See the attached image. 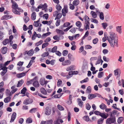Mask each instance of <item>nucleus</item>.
Masks as SVG:
<instances>
[{
    "mask_svg": "<svg viewBox=\"0 0 124 124\" xmlns=\"http://www.w3.org/2000/svg\"><path fill=\"white\" fill-rule=\"evenodd\" d=\"M109 34V36L107 37V40H108L110 46L113 47H114L115 46L117 47L118 39L115 33L113 32H110Z\"/></svg>",
    "mask_w": 124,
    "mask_h": 124,
    "instance_id": "1",
    "label": "nucleus"
},
{
    "mask_svg": "<svg viewBox=\"0 0 124 124\" xmlns=\"http://www.w3.org/2000/svg\"><path fill=\"white\" fill-rule=\"evenodd\" d=\"M117 110H114L112 112H110V117L107 118L106 120V124H111L116 122V117L115 115L118 112Z\"/></svg>",
    "mask_w": 124,
    "mask_h": 124,
    "instance_id": "2",
    "label": "nucleus"
},
{
    "mask_svg": "<svg viewBox=\"0 0 124 124\" xmlns=\"http://www.w3.org/2000/svg\"><path fill=\"white\" fill-rule=\"evenodd\" d=\"M12 8H13L12 11L13 13L15 14L20 15V13L16 9L18 8V6L16 3L15 1L12 2Z\"/></svg>",
    "mask_w": 124,
    "mask_h": 124,
    "instance_id": "3",
    "label": "nucleus"
},
{
    "mask_svg": "<svg viewBox=\"0 0 124 124\" xmlns=\"http://www.w3.org/2000/svg\"><path fill=\"white\" fill-rule=\"evenodd\" d=\"M33 102V100L32 99H26L24 100L23 104L25 105L30 104L31 103Z\"/></svg>",
    "mask_w": 124,
    "mask_h": 124,
    "instance_id": "4",
    "label": "nucleus"
},
{
    "mask_svg": "<svg viewBox=\"0 0 124 124\" xmlns=\"http://www.w3.org/2000/svg\"><path fill=\"white\" fill-rule=\"evenodd\" d=\"M51 113V109L48 107H46L45 110V114L47 116L49 115Z\"/></svg>",
    "mask_w": 124,
    "mask_h": 124,
    "instance_id": "5",
    "label": "nucleus"
},
{
    "mask_svg": "<svg viewBox=\"0 0 124 124\" xmlns=\"http://www.w3.org/2000/svg\"><path fill=\"white\" fill-rule=\"evenodd\" d=\"M0 51L2 54H4L7 52L8 49L7 47L4 46L1 49Z\"/></svg>",
    "mask_w": 124,
    "mask_h": 124,
    "instance_id": "6",
    "label": "nucleus"
},
{
    "mask_svg": "<svg viewBox=\"0 0 124 124\" xmlns=\"http://www.w3.org/2000/svg\"><path fill=\"white\" fill-rule=\"evenodd\" d=\"M16 114L15 112H14L12 114L11 116V119L10 121V123L13 122L14 121L15 119L16 118Z\"/></svg>",
    "mask_w": 124,
    "mask_h": 124,
    "instance_id": "7",
    "label": "nucleus"
},
{
    "mask_svg": "<svg viewBox=\"0 0 124 124\" xmlns=\"http://www.w3.org/2000/svg\"><path fill=\"white\" fill-rule=\"evenodd\" d=\"M71 63V62L69 60L64 61L62 63V65L63 66L68 65H70Z\"/></svg>",
    "mask_w": 124,
    "mask_h": 124,
    "instance_id": "8",
    "label": "nucleus"
},
{
    "mask_svg": "<svg viewBox=\"0 0 124 124\" xmlns=\"http://www.w3.org/2000/svg\"><path fill=\"white\" fill-rule=\"evenodd\" d=\"M77 100H78V105L81 108H82L83 105V102L79 98H78Z\"/></svg>",
    "mask_w": 124,
    "mask_h": 124,
    "instance_id": "9",
    "label": "nucleus"
},
{
    "mask_svg": "<svg viewBox=\"0 0 124 124\" xmlns=\"http://www.w3.org/2000/svg\"><path fill=\"white\" fill-rule=\"evenodd\" d=\"M109 115L108 113H107L106 114L104 113H101L100 116H101L102 118L104 119H106L108 117Z\"/></svg>",
    "mask_w": 124,
    "mask_h": 124,
    "instance_id": "10",
    "label": "nucleus"
},
{
    "mask_svg": "<svg viewBox=\"0 0 124 124\" xmlns=\"http://www.w3.org/2000/svg\"><path fill=\"white\" fill-rule=\"evenodd\" d=\"M114 75L115 76H118L119 77L121 72L120 70L118 69H116V70H115L114 71Z\"/></svg>",
    "mask_w": 124,
    "mask_h": 124,
    "instance_id": "11",
    "label": "nucleus"
},
{
    "mask_svg": "<svg viewBox=\"0 0 124 124\" xmlns=\"http://www.w3.org/2000/svg\"><path fill=\"white\" fill-rule=\"evenodd\" d=\"M116 31L120 34H121L122 32L121 26H117L116 27Z\"/></svg>",
    "mask_w": 124,
    "mask_h": 124,
    "instance_id": "12",
    "label": "nucleus"
},
{
    "mask_svg": "<svg viewBox=\"0 0 124 124\" xmlns=\"http://www.w3.org/2000/svg\"><path fill=\"white\" fill-rule=\"evenodd\" d=\"M68 12L67 6V5L64 6V8L62 9V13H63V12H64L67 13H68Z\"/></svg>",
    "mask_w": 124,
    "mask_h": 124,
    "instance_id": "13",
    "label": "nucleus"
},
{
    "mask_svg": "<svg viewBox=\"0 0 124 124\" xmlns=\"http://www.w3.org/2000/svg\"><path fill=\"white\" fill-rule=\"evenodd\" d=\"M96 95L95 94H89L88 95V98L89 99L91 100L93 98L96 97Z\"/></svg>",
    "mask_w": 124,
    "mask_h": 124,
    "instance_id": "14",
    "label": "nucleus"
},
{
    "mask_svg": "<svg viewBox=\"0 0 124 124\" xmlns=\"http://www.w3.org/2000/svg\"><path fill=\"white\" fill-rule=\"evenodd\" d=\"M26 73L22 72V73L17 74L16 75V76L18 78H21L25 75Z\"/></svg>",
    "mask_w": 124,
    "mask_h": 124,
    "instance_id": "15",
    "label": "nucleus"
},
{
    "mask_svg": "<svg viewBox=\"0 0 124 124\" xmlns=\"http://www.w3.org/2000/svg\"><path fill=\"white\" fill-rule=\"evenodd\" d=\"M33 85L34 87L37 88L39 86V84L37 80H36L34 82L33 84Z\"/></svg>",
    "mask_w": 124,
    "mask_h": 124,
    "instance_id": "16",
    "label": "nucleus"
},
{
    "mask_svg": "<svg viewBox=\"0 0 124 124\" xmlns=\"http://www.w3.org/2000/svg\"><path fill=\"white\" fill-rule=\"evenodd\" d=\"M24 82V81L23 79H22L20 80H19L17 84L16 85L17 87H20L21 86L22 84Z\"/></svg>",
    "mask_w": 124,
    "mask_h": 124,
    "instance_id": "17",
    "label": "nucleus"
},
{
    "mask_svg": "<svg viewBox=\"0 0 124 124\" xmlns=\"http://www.w3.org/2000/svg\"><path fill=\"white\" fill-rule=\"evenodd\" d=\"M11 96H7V97L5 98L4 101L5 103H8L10 101L11 98Z\"/></svg>",
    "mask_w": 124,
    "mask_h": 124,
    "instance_id": "18",
    "label": "nucleus"
},
{
    "mask_svg": "<svg viewBox=\"0 0 124 124\" xmlns=\"http://www.w3.org/2000/svg\"><path fill=\"white\" fill-rule=\"evenodd\" d=\"M6 95L7 96H11V92L8 89L6 90L5 91Z\"/></svg>",
    "mask_w": 124,
    "mask_h": 124,
    "instance_id": "19",
    "label": "nucleus"
},
{
    "mask_svg": "<svg viewBox=\"0 0 124 124\" xmlns=\"http://www.w3.org/2000/svg\"><path fill=\"white\" fill-rule=\"evenodd\" d=\"M40 91L41 93L44 95H46L47 94L46 91L43 88H41L40 89Z\"/></svg>",
    "mask_w": 124,
    "mask_h": 124,
    "instance_id": "20",
    "label": "nucleus"
},
{
    "mask_svg": "<svg viewBox=\"0 0 124 124\" xmlns=\"http://www.w3.org/2000/svg\"><path fill=\"white\" fill-rule=\"evenodd\" d=\"M36 13L35 12H33L31 15V18L32 20L34 21L36 18Z\"/></svg>",
    "mask_w": 124,
    "mask_h": 124,
    "instance_id": "21",
    "label": "nucleus"
},
{
    "mask_svg": "<svg viewBox=\"0 0 124 124\" xmlns=\"http://www.w3.org/2000/svg\"><path fill=\"white\" fill-rule=\"evenodd\" d=\"M99 107L100 108L102 109H104L107 108L106 105L103 103L100 105Z\"/></svg>",
    "mask_w": 124,
    "mask_h": 124,
    "instance_id": "22",
    "label": "nucleus"
},
{
    "mask_svg": "<svg viewBox=\"0 0 124 124\" xmlns=\"http://www.w3.org/2000/svg\"><path fill=\"white\" fill-rule=\"evenodd\" d=\"M124 118L123 117H119L117 119V122L119 124H121L123 121Z\"/></svg>",
    "mask_w": 124,
    "mask_h": 124,
    "instance_id": "23",
    "label": "nucleus"
},
{
    "mask_svg": "<svg viewBox=\"0 0 124 124\" xmlns=\"http://www.w3.org/2000/svg\"><path fill=\"white\" fill-rule=\"evenodd\" d=\"M99 13L100 14L99 17L100 19L102 20H104V17L103 13L102 12H99Z\"/></svg>",
    "mask_w": 124,
    "mask_h": 124,
    "instance_id": "24",
    "label": "nucleus"
},
{
    "mask_svg": "<svg viewBox=\"0 0 124 124\" xmlns=\"http://www.w3.org/2000/svg\"><path fill=\"white\" fill-rule=\"evenodd\" d=\"M9 40L8 39H6L2 42V44L4 45H5L9 42Z\"/></svg>",
    "mask_w": 124,
    "mask_h": 124,
    "instance_id": "25",
    "label": "nucleus"
},
{
    "mask_svg": "<svg viewBox=\"0 0 124 124\" xmlns=\"http://www.w3.org/2000/svg\"><path fill=\"white\" fill-rule=\"evenodd\" d=\"M91 14L92 15L93 17L94 18H96L97 16V15L96 13L93 11H91Z\"/></svg>",
    "mask_w": 124,
    "mask_h": 124,
    "instance_id": "26",
    "label": "nucleus"
},
{
    "mask_svg": "<svg viewBox=\"0 0 124 124\" xmlns=\"http://www.w3.org/2000/svg\"><path fill=\"white\" fill-rule=\"evenodd\" d=\"M76 25L77 27L79 28H80L81 26L82 23L78 21L76 22Z\"/></svg>",
    "mask_w": 124,
    "mask_h": 124,
    "instance_id": "27",
    "label": "nucleus"
},
{
    "mask_svg": "<svg viewBox=\"0 0 124 124\" xmlns=\"http://www.w3.org/2000/svg\"><path fill=\"white\" fill-rule=\"evenodd\" d=\"M37 109L36 108H32L30 110L29 112L31 113H35L37 111Z\"/></svg>",
    "mask_w": 124,
    "mask_h": 124,
    "instance_id": "28",
    "label": "nucleus"
},
{
    "mask_svg": "<svg viewBox=\"0 0 124 124\" xmlns=\"http://www.w3.org/2000/svg\"><path fill=\"white\" fill-rule=\"evenodd\" d=\"M83 120L86 122H88L89 121V116H85L83 117Z\"/></svg>",
    "mask_w": 124,
    "mask_h": 124,
    "instance_id": "29",
    "label": "nucleus"
},
{
    "mask_svg": "<svg viewBox=\"0 0 124 124\" xmlns=\"http://www.w3.org/2000/svg\"><path fill=\"white\" fill-rule=\"evenodd\" d=\"M104 119L101 118L99 119L97 121V124H102L103 123Z\"/></svg>",
    "mask_w": 124,
    "mask_h": 124,
    "instance_id": "30",
    "label": "nucleus"
},
{
    "mask_svg": "<svg viewBox=\"0 0 124 124\" xmlns=\"http://www.w3.org/2000/svg\"><path fill=\"white\" fill-rule=\"evenodd\" d=\"M32 120L31 117H29L27 118L26 120V123L27 124L31 123L32 122Z\"/></svg>",
    "mask_w": 124,
    "mask_h": 124,
    "instance_id": "31",
    "label": "nucleus"
},
{
    "mask_svg": "<svg viewBox=\"0 0 124 124\" xmlns=\"http://www.w3.org/2000/svg\"><path fill=\"white\" fill-rule=\"evenodd\" d=\"M39 83L41 85H44L45 84V80L44 79L41 78L40 79Z\"/></svg>",
    "mask_w": 124,
    "mask_h": 124,
    "instance_id": "32",
    "label": "nucleus"
},
{
    "mask_svg": "<svg viewBox=\"0 0 124 124\" xmlns=\"http://www.w3.org/2000/svg\"><path fill=\"white\" fill-rule=\"evenodd\" d=\"M79 2L78 0H75L73 2V4L74 6H76L79 4Z\"/></svg>",
    "mask_w": 124,
    "mask_h": 124,
    "instance_id": "33",
    "label": "nucleus"
},
{
    "mask_svg": "<svg viewBox=\"0 0 124 124\" xmlns=\"http://www.w3.org/2000/svg\"><path fill=\"white\" fill-rule=\"evenodd\" d=\"M74 67L73 66L71 65L69 67H68L66 68V70L68 71H69L70 70H73Z\"/></svg>",
    "mask_w": 124,
    "mask_h": 124,
    "instance_id": "34",
    "label": "nucleus"
},
{
    "mask_svg": "<svg viewBox=\"0 0 124 124\" xmlns=\"http://www.w3.org/2000/svg\"><path fill=\"white\" fill-rule=\"evenodd\" d=\"M23 19L25 23H26L29 21V18L27 16H25L23 17Z\"/></svg>",
    "mask_w": 124,
    "mask_h": 124,
    "instance_id": "35",
    "label": "nucleus"
},
{
    "mask_svg": "<svg viewBox=\"0 0 124 124\" xmlns=\"http://www.w3.org/2000/svg\"><path fill=\"white\" fill-rule=\"evenodd\" d=\"M62 16V14H58L56 16L55 20H56L57 19L58 20L60 19L61 18Z\"/></svg>",
    "mask_w": 124,
    "mask_h": 124,
    "instance_id": "36",
    "label": "nucleus"
},
{
    "mask_svg": "<svg viewBox=\"0 0 124 124\" xmlns=\"http://www.w3.org/2000/svg\"><path fill=\"white\" fill-rule=\"evenodd\" d=\"M63 94L62 93H60L57 94H55L54 95V97L55 98H60Z\"/></svg>",
    "mask_w": 124,
    "mask_h": 124,
    "instance_id": "37",
    "label": "nucleus"
},
{
    "mask_svg": "<svg viewBox=\"0 0 124 124\" xmlns=\"http://www.w3.org/2000/svg\"><path fill=\"white\" fill-rule=\"evenodd\" d=\"M2 17L4 19L7 20L11 18L10 16L9 15H5L2 16Z\"/></svg>",
    "mask_w": 124,
    "mask_h": 124,
    "instance_id": "38",
    "label": "nucleus"
},
{
    "mask_svg": "<svg viewBox=\"0 0 124 124\" xmlns=\"http://www.w3.org/2000/svg\"><path fill=\"white\" fill-rule=\"evenodd\" d=\"M104 72H99L98 74V77L99 78H101L103 76Z\"/></svg>",
    "mask_w": 124,
    "mask_h": 124,
    "instance_id": "39",
    "label": "nucleus"
},
{
    "mask_svg": "<svg viewBox=\"0 0 124 124\" xmlns=\"http://www.w3.org/2000/svg\"><path fill=\"white\" fill-rule=\"evenodd\" d=\"M28 55L29 56H32L34 54V51L32 50H30L28 52Z\"/></svg>",
    "mask_w": 124,
    "mask_h": 124,
    "instance_id": "40",
    "label": "nucleus"
},
{
    "mask_svg": "<svg viewBox=\"0 0 124 124\" xmlns=\"http://www.w3.org/2000/svg\"><path fill=\"white\" fill-rule=\"evenodd\" d=\"M27 90V89L25 87L23 88V89L21 91V93L22 94H25Z\"/></svg>",
    "mask_w": 124,
    "mask_h": 124,
    "instance_id": "41",
    "label": "nucleus"
},
{
    "mask_svg": "<svg viewBox=\"0 0 124 124\" xmlns=\"http://www.w3.org/2000/svg\"><path fill=\"white\" fill-rule=\"evenodd\" d=\"M68 53V51L67 50H63L62 52V54L64 56H66Z\"/></svg>",
    "mask_w": 124,
    "mask_h": 124,
    "instance_id": "42",
    "label": "nucleus"
},
{
    "mask_svg": "<svg viewBox=\"0 0 124 124\" xmlns=\"http://www.w3.org/2000/svg\"><path fill=\"white\" fill-rule=\"evenodd\" d=\"M49 54V53L48 52H45L43 53L41 56L43 57H46L48 56Z\"/></svg>",
    "mask_w": 124,
    "mask_h": 124,
    "instance_id": "43",
    "label": "nucleus"
},
{
    "mask_svg": "<svg viewBox=\"0 0 124 124\" xmlns=\"http://www.w3.org/2000/svg\"><path fill=\"white\" fill-rule=\"evenodd\" d=\"M102 26L104 29H105L108 26V24L106 23H103L101 24Z\"/></svg>",
    "mask_w": 124,
    "mask_h": 124,
    "instance_id": "44",
    "label": "nucleus"
},
{
    "mask_svg": "<svg viewBox=\"0 0 124 124\" xmlns=\"http://www.w3.org/2000/svg\"><path fill=\"white\" fill-rule=\"evenodd\" d=\"M58 108L60 110H64V108L61 106L59 104H58L57 105Z\"/></svg>",
    "mask_w": 124,
    "mask_h": 124,
    "instance_id": "45",
    "label": "nucleus"
},
{
    "mask_svg": "<svg viewBox=\"0 0 124 124\" xmlns=\"http://www.w3.org/2000/svg\"><path fill=\"white\" fill-rule=\"evenodd\" d=\"M57 49V46H55L52 48L51 52L53 53H54L56 51Z\"/></svg>",
    "mask_w": 124,
    "mask_h": 124,
    "instance_id": "46",
    "label": "nucleus"
},
{
    "mask_svg": "<svg viewBox=\"0 0 124 124\" xmlns=\"http://www.w3.org/2000/svg\"><path fill=\"white\" fill-rule=\"evenodd\" d=\"M70 24V23L69 22H67L64 23L63 25V26L65 27H66L69 26Z\"/></svg>",
    "mask_w": 124,
    "mask_h": 124,
    "instance_id": "47",
    "label": "nucleus"
},
{
    "mask_svg": "<svg viewBox=\"0 0 124 124\" xmlns=\"http://www.w3.org/2000/svg\"><path fill=\"white\" fill-rule=\"evenodd\" d=\"M90 20L91 22H93L96 23H98V21L96 19L91 18Z\"/></svg>",
    "mask_w": 124,
    "mask_h": 124,
    "instance_id": "48",
    "label": "nucleus"
},
{
    "mask_svg": "<svg viewBox=\"0 0 124 124\" xmlns=\"http://www.w3.org/2000/svg\"><path fill=\"white\" fill-rule=\"evenodd\" d=\"M43 42V41L41 40L37 42L36 43H35V46H38L41 44Z\"/></svg>",
    "mask_w": 124,
    "mask_h": 124,
    "instance_id": "49",
    "label": "nucleus"
},
{
    "mask_svg": "<svg viewBox=\"0 0 124 124\" xmlns=\"http://www.w3.org/2000/svg\"><path fill=\"white\" fill-rule=\"evenodd\" d=\"M56 9L58 10H60L62 9V7L59 4H57L56 6Z\"/></svg>",
    "mask_w": 124,
    "mask_h": 124,
    "instance_id": "50",
    "label": "nucleus"
},
{
    "mask_svg": "<svg viewBox=\"0 0 124 124\" xmlns=\"http://www.w3.org/2000/svg\"><path fill=\"white\" fill-rule=\"evenodd\" d=\"M98 39L97 38H96L93 39V42L94 44H95L98 43Z\"/></svg>",
    "mask_w": 124,
    "mask_h": 124,
    "instance_id": "51",
    "label": "nucleus"
},
{
    "mask_svg": "<svg viewBox=\"0 0 124 124\" xmlns=\"http://www.w3.org/2000/svg\"><path fill=\"white\" fill-rule=\"evenodd\" d=\"M48 45L49 43L47 42L43 43L42 45V48L43 49L45 48L46 47L48 46Z\"/></svg>",
    "mask_w": 124,
    "mask_h": 124,
    "instance_id": "52",
    "label": "nucleus"
},
{
    "mask_svg": "<svg viewBox=\"0 0 124 124\" xmlns=\"http://www.w3.org/2000/svg\"><path fill=\"white\" fill-rule=\"evenodd\" d=\"M92 47L89 45H85V49H87L91 48Z\"/></svg>",
    "mask_w": 124,
    "mask_h": 124,
    "instance_id": "53",
    "label": "nucleus"
},
{
    "mask_svg": "<svg viewBox=\"0 0 124 124\" xmlns=\"http://www.w3.org/2000/svg\"><path fill=\"white\" fill-rule=\"evenodd\" d=\"M62 83V81L61 79L59 80L57 82V86L58 87L60 86Z\"/></svg>",
    "mask_w": 124,
    "mask_h": 124,
    "instance_id": "54",
    "label": "nucleus"
},
{
    "mask_svg": "<svg viewBox=\"0 0 124 124\" xmlns=\"http://www.w3.org/2000/svg\"><path fill=\"white\" fill-rule=\"evenodd\" d=\"M51 33L50 32H48L45 33H44L42 35V37H46L49 35Z\"/></svg>",
    "mask_w": 124,
    "mask_h": 124,
    "instance_id": "55",
    "label": "nucleus"
},
{
    "mask_svg": "<svg viewBox=\"0 0 124 124\" xmlns=\"http://www.w3.org/2000/svg\"><path fill=\"white\" fill-rule=\"evenodd\" d=\"M70 6V8L72 10H74L75 8L74 5L73 4H69Z\"/></svg>",
    "mask_w": 124,
    "mask_h": 124,
    "instance_id": "56",
    "label": "nucleus"
},
{
    "mask_svg": "<svg viewBox=\"0 0 124 124\" xmlns=\"http://www.w3.org/2000/svg\"><path fill=\"white\" fill-rule=\"evenodd\" d=\"M71 117V114L70 112H69L68 113V121H70V118Z\"/></svg>",
    "mask_w": 124,
    "mask_h": 124,
    "instance_id": "57",
    "label": "nucleus"
},
{
    "mask_svg": "<svg viewBox=\"0 0 124 124\" xmlns=\"http://www.w3.org/2000/svg\"><path fill=\"white\" fill-rule=\"evenodd\" d=\"M60 23V19L58 20L57 19L55 23V25L56 26H59Z\"/></svg>",
    "mask_w": 124,
    "mask_h": 124,
    "instance_id": "58",
    "label": "nucleus"
},
{
    "mask_svg": "<svg viewBox=\"0 0 124 124\" xmlns=\"http://www.w3.org/2000/svg\"><path fill=\"white\" fill-rule=\"evenodd\" d=\"M76 28H73L70 31L72 33H74L76 31Z\"/></svg>",
    "mask_w": 124,
    "mask_h": 124,
    "instance_id": "59",
    "label": "nucleus"
},
{
    "mask_svg": "<svg viewBox=\"0 0 124 124\" xmlns=\"http://www.w3.org/2000/svg\"><path fill=\"white\" fill-rule=\"evenodd\" d=\"M32 60H31L29 63L28 65L26 66V67L28 68H29L31 66L32 63Z\"/></svg>",
    "mask_w": 124,
    "mask_h": 124,
    "instance_id": "60",
    "label": "nucleus"
},
{
    "mask_svg": "<svg viewBox=\"0 0 124 124\" xmlns=\"http://www.w3.org/2000/svg\"><path fill=\"white\" fill-rule=\"evenodd\" d=\"M4 35L2 31H0V40H1L3 37Z\"/></svg>",
    "mask_w": 124,
    "mask_h": 124,
    "instance_id": "61",
    "label": "nucleus"
},
{
    "mask_svg": "<svg viewBox=\"0 0 124 124\" xmlns=\"http://www.w3.org/2000/svg\"><path fill=\"white\" fill-rule=\"evenodd\" d=\"M91 108V106L88 103H87L86 105V108L88 110L90 109Z\"/></svg>",
    "mask_w": 124,
    "mask_h": 124,
    "instance_id": "62",
    "label": "nucleus"
},
{
    "mask_svg": "<svg viewBox=\"0 0 124 124\" xmlns=\"http://www.w3.org/2000/svg\"><path fill=\"white\" fill-rule=\"evenodd\" d=\"M103 59L104 61L107 62H108L109 61V58H107L105 56H104L103 57Z\"/></svg>",
    "mask_w": 124,
    "mask_h": 124,
    "instance_id": "63",
    "label": "nucleus"
},
{
    "mask_svg": "<svg viewBox=\"0 0 124 124\" xmlns=\"http://www.w3.org/2000/svg\"><path fill=\"white\" fill-rule=\"evenodd\" d=\"M53 123V120L52 119H50L47 121L46 124H52Z\"/></svg>",
    "mask_w": 124,
    "mask_h": 124,
    "instance_id": "64",
    "label": "nucleus"
}]
</instances>
